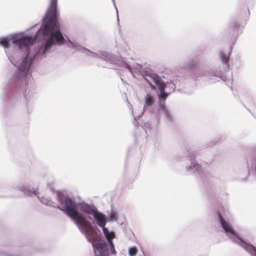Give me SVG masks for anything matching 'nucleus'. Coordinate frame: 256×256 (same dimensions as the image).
<instances>
[{
  "instance_id": "nucleus-1",
  "label": "nucleus",
  "mask_w": 256,
  "mask_h": 256,
  "mask_svg": "<svg viewBox=\"0 0 256 256\" xmlns=\"http://www.w3.org/2000/svg\"><path fill=\"white\" fill-rule=\"evenodd\" d=\"M58 200L60 202L58 208L68 216L75 222L88 241L92 242L95 256H110L108 245L104 240L95 244L98 238L96 232L86 216L77 211L78 206L72 199L57 192Z\"/></svg>"
},
{
  "instance_id": "nucleus-2",
  "label": "nucleus",
  "mask_w": 256,
  "mask_h": 256,
  "mask_svg": "<svg viewBox=\"0 0 256 256\" xmlns=\"http://www.w3.org/2000/svg\"><path fill=\"white\" fill-rule=\"evenodd\" d=\"M34 40V39L32 37L21 34H16L0 38V44L5 48H10L11 50L16 51V54L26 52V54H22L24 58L19 62L13 58L10 52L6 50L10 61L16 66L18 67V70L16 74L18 78L22 79L29 72L32 60L28 57L29 53L28 51V48L32 44Z\"/></svg>"
},
{
  "instance_id": "nucleus-3",
  "label": "nucleus",
  "mask_w": 256,
  "mask_h": 256,
  "mask_svg": "<svg viewBox=\"0 0 256 256\" xmlns=\"http://www.w3.org/2000/svg\"><path fill=\"white\" fill-rule=\"evenodd\" d=\"M56 4L57 0H51L50 6L46 14V17L48 19L42 26L43 35L48 38L46 39L44 46L40 48L38 53H40L42 51V54H44L52 44L62 45L66 42L60 31V26L56 20Z\"/></svg>"
},
{
  "instance_id": "nucleus-4",
  "label": "nucleus",
  "mask_w": 256,
  "mask_h": 256,
  "mask_svg": "<svg viewBox=\"0 0 256 256\" xmlns=\"http://www.w3.org/2000/svg\"><path fill=\"white\" fill-rule=\"evenodd\" d=\"M202 54H194L192 59L184 66V68L190 72L193 78H203L204 80L212 84L216 82L217 78H222V75L221 72H214L210 68H206L200 70Z\"/></svg>"
},
{
  "instance_id": "nucleus-5",
  "label": "nucleus",
  "mask_w": 256,
  "mask_h": 256,
  "mask_svg": "<svg viewBox=\"0 0 256 256\" xmlns=\"http://www.w3.org/2000/svg\"><path fill=\"white\" fill-rule=\"evenodd\" d=\"M218 216L222 228L230 239L233 242L236 244L244 248L252 256H256V248L252 244L245 242L233 229L232 226L224 218L220 213L218 212Z\"/></svg>"
},
{
  "instance_id": "nucleus-6",
  "label": "nucleus",
  "mask_w": 256,
  "mask_h": 256,
  "mask_svg": "<svg viewBox=\"0 0 256 256\" xmlns=\"http://www.w3.org/2000/svg\"><path fill=\"white\" fill-rule=\"evenodd\" d=\"M92 215L95 220L96 221L97 224L102 228L103 233L110 245V253L112 254H116V252L114 250V244L112 242V239L114 238L115 234L114 232H110L106 228L104 227L106 222L104 215L98 212L96 210L94 211Z\"/></svg>"
},
{
  "instance_id": "nucleus-7",
  "label": "nucleus",
  "mask_w": 256,
  "mask_h": 256,
  "mask_svg": "<svg viewBox=\"0 0 256 256\" xmlns=\"http://www.w3.org/2000/svg\"><path fill=\"white\" fill-rule=\"evenodd\" d=\"M190 163L186 164V170L188 172L192 174H198L202 180L206 178L210 174L207 170H204L202 166L196 162L195 157L190 154Z\"/></svg>"
},
{
  "instance_id": "nucleus-8",
  "label": "nucleus",
  "mask_w": 256,
  "mask_h": 256,
  "mask_svg": "<svg viewBox=\"0 0 256 256\" xmlns=\"http://www.w3.org/2000/svg\"><path fill=\"white\" fill-rule=\"evenodd\" d=\"M143 77L150 86L152 85V82H154L160 90V94L159 98L164 100L168 96V94L162 92L165 84L162 82L160 77L156 74L153 73L151 70L148 72V73L143 74Z\"/></svg>"
},
{
  "instance_id": "nucleus-9",
  "label": "nucleus",
  "mask_w": 256,
  "mask_h": 256,
  "mask_svg": "<svg viewBox=\"0 0 256 256\" xmlns=\"http://www.w3.org/2000/svg\"><path fill=\"white\" fill-rule=\"evenodd\" d=\"M242 28L240 26V22L238 21L234 22L233 26V35L232 36L234 37V40L232 41V45L234 44L236 40V37L242 33Z\"/></svg>"
},
{
  "instance_id": "nucleus-10",
  "label": "nucleus",
  "mask_w": 256,
  "mask_h": 256,
  "mask_svg": "<svg viewBox=\"0 0 256 256\" xmlns=\"http://www.w3.org/2000/svg\"><path fill=\"white\" fill-rule=\"evenodd\" d=\"M232 46H231V50L232 48ZM231 54V51L230 52H225V51H222L219 53V58L220 60H222V64L228 67V61H229V57Z\"/></svg>"
},
{
  "instance_id": "nucleus-11",
  "label": "nucleus",
  "mask_w": 256,
  "mask_h": 256,
  "mask_svg": "<svg viewBox=\"0 0 256 256\" xmlns=\"http://www.w3.org/2000/svg\"><path fill=\"white\" fill-rule=\"evenodd\" d=\"M80 210L88 214H92L96 208H92L86 204L82 203L80 206Z\"/></svg>"
},
{
  "instance_id": "nucleus-12",
  "label": "nucleus",
  "mask_w": 256,
  "mask_h": 256,
  "mask_svg": "<svg viewBox=\"0 0 256 256\" xmlns=\"http://www.w3.org/2000/svg\"><path fill=\"white\" fill-rule=\"evenodd\" d=\"M70 46L74 47V48H76V49L78 50L82 51V52L86 54L88 56L94 55V54L93 52H92L90 51L89 50H87L86 48H84L80 46H77L76 44H74V43H72L70 42ZM68 46H70V45H68Z\"/></svg>"
},
{
  "instance_id": "nucleus-13",
  "label": "nucleus",
  "mask_w": 256,
  "mask_h": 256,
  "mask_svg": "<svg viewBox=\"0 0 256 256\" xmlns=\"http://www.w3.org/2000/svg\"><path fill=\"white\" fill-rule=\"evenodd\" d=\"M154 97L148 94L145 97V104L146 106H152L154 102Z\"/></svg>"
},
{
  "instance_id": "nucleus-14",
  "label": "nucleus",
  "mask_w": 256,
  "mask_h": 256,
  "mask_svg": "<svg viewBox=\"0 0 256 256\" xmlns=\"http://www.w3.org/2000/svg\"><path fill=\"white\" fill-rule=\"evenodd\" d=\"M138 252V248L136 246H132L129 248L128 254L130 256H134Z\"/></svg>"
},
{
  "instance_id": "nucleus-15",
  "label": "nucleus",
  "mask_w": 256,
  "mask_h": 256,
  "mask_svg": "<svg viewBox=\"0 0 256 256\" xmlns=\"http://www.w3.org/2000/svg\"><path fill=\"white\" fill-rule=\"evenodd\" d=\"M160 110L162 111L166 117H169L168 112L167 111V110L164 106H161Z\"/></svg>"
},
{
  "instance_id": "nucleus-16",
  "label": "nucleus",
  "mask_w": 256,
  "mask_h": 256,
  "mask_svg": "<svg viewBox=\"0 0 256 256\" xmlns=\"http://www.w3.org/2000/svg\"><path fill=\"white\" fill-rule=\"evenodd\" d=\"M41 201L42 203H44L46 205H50L51 203H52L50 200H46L44 198H42V199L41 200Z\"/></svg>"
},
{
  "instance_id": "nucleus-17",
  "label": "nucleus",
  "mask_w": 256,
  "mask_h": 256,
  "mask_svg": "<svg viewBox=\"0 0 256 256\" xmlns=\"http://www.w3.org/2000/svg\"><path fill=\"white\" fill-rule=\"evenodd\" d=\"M110 218L111 220H117V216L116 214H112L110 216Z\"/></svg>"
},
{
  "instance_id": "nucleus-18",
  "label": "nucleus",
  "mask_w": 256,
  "mask_h": 256,
  "mask_svg": "<svg viewBox=\"0 0 256 256\" xmlns=\"http://www.w3.org/2000/svg\"><path fill=\"white\" fill-rule=\"evenodd\" d=\"M25 192L30 195H32V194H36V190H34V191L32 192L31 193L30 190H28V192Z\"/></svg>"
},
{
  "instance_id": "nucleus-19",
  "label": "nucleus",
  "mask_w": 256,
  "mask_h": 256,
  "mask_svg": "<svg viewBox=\"0 0 256 256\" xmlns=\"http://www.w3.org/2000/svg\"><path fill=\"white\" fill-rule=\"evenodd\" d=\"M126 68H128V70H130V72L132 73H134V70H132V68H131L130 66L129 65L127 64V65L126 66Z\"/></svg>"
},
{
  "instance_id": "nucleus-20",
  "label": "nucleus",
  "mask_w": 256,
  "mask_h": 256,
  "mask_svg": "<svg viewBox=\"0 0 256 256\" xmlns=\"http://www.w3.org/2000/svg\"><path fill=\"white\" fill-rule=\"evenodd\" d=\"M144 108H145V106H144L143 109L142 110V112H141V114L138 115V118H140V117L141 116V115H142V114H143V113L144 112Z\"/></svg>"
},
{
  "instance_id": "nucleus-21",
  "label": "nucleus",
  "mask_w": 256,
  "mask_h": 256,
  "mask_svg": "<svg viewBox=\"0 0 256 256\" xmlns=\"http://www.w3.org/2000/svg\"><path fill=\"white\" fill-rule=\"evenodd\" d=\"M116 13H117L118 20V10H117V9H116Z\"/></svg>"
},
{
  "instance_id": "nucleus-22",
  "label": "nucleus",
  "mask_w": 256,
  "mask_h": 256,
  "mask_svg": "<svg viewBox=\"0 0 256 256\" xmlns=\"http://www.w3.org/2000/svg\"><path fill=\"white\" fill-rule=\"evenodd\" d=\"M206 166H208V164H207V163H206V164H205V166H204V168H206Z\"/></svg>"
},
{
  "instance_id": "nucleus-23",
  "label": "nucleus",
  "mask_w": 256,
  "mask_h": 256,
  "mask_svg": "<svg viewBox=\"0 0 256 256\" xmlns=\"http://www.w3.org/2000/svg\"><path fill=\"white\" fill-rule=\"evenodd\" d=\"M137 66L139 67V68L140 69L141 68V66L140 65L137 64Z\"/></svg>"
},
{
  "instance_id": "nucleus-24",
  "label": "nucleus",
  "mask_w": 256,
  "mask_h": 256,
  "mask_svg": "<svg viewBox=\"0 0 256 256\" xmlns=\"http://www.w3.org/2000/svg\"><path fill=\"white\" fill-rule=\"evenodd\" d=\"M248 179V178H246L244 179V180L245 181V180H246Z\"/></svg>"
},
{
  "instance_id": "nucleus-25",
  "label": "nucleus",
  "mask_w": 256,
  "mask_h": 256,
  "mask_svg": "<svg viewBox=\"0 0 256 256\" xmlns=\"http://www.w3.org/2000/svg\"><path fill=\"white\" fill-rule=\"evenodd\" d=\"M39 30H38V31H37V32H37V33H38V32H39Z\"/></svg>"
}]
</instances>
